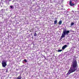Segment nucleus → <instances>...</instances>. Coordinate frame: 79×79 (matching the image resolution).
I'll list each match as a JSON object with an SVG mask.
<instances>
[{
    "label": "nucleus",
    "mask_w": 79,
    "mask_h": 79,
    "mask_svg": "<svg viewBox=\"0 0 79 79\" xmlns=\"http://www.w3.org/2000/svg\"><path fill=\"white\" fill-rule=\"evenodd\" d=\"M72 66L73 67H71L69 70L68 71V73L67 74V75L70 74L71 73L74 72L77 69L78 65H77V63L76 60H75L73 61Z\"/></svg>",
    "instance_id": "1"
},
{
    "label": "nucleus",
    "mask_w": 79,
    "mask_h": 79,
    "mask_svg": "<svg viewBox=\"0 0 79 79\" xmlns=\"http://www.w3.org/2000/svg\"><path fill=\"white\" fill-rule=\"evenodd\" d=\"M69 33V31L66 30H64L63 33L62 34V36H61L60 39H62L63 38H64L66 35H68Z\"/></svg>",
    "instance_id": "2"
},
{
    "label": "nucleus",
    "mask_w": 79,
    "mask_h": 79,
    "mask_svg": "<svg viewBox=\"0 0 79 79\" xmlns=\"http://www.w3.org/2000/svg\"><path fill=\"white\" fill-rule=\"evenodd\" d=\"M7 63V61L6 60H4L2 61V65L3 68H5L7 64L6 63Z\"/></svg>",
    "instance_id": "3"
},
{
    "label": "nucleus",
    "mask_w": 79,
    "mask_h": 79,
    "mask_svg": "<svg viewBox=\"0 0 79 79\" xmlns=\"http://www.w3.org/2000/svg\"><path fill=\"white\" fill-rule=\"evenodd\" d=\"M69 3L70 6H74V4L72 3V1H70Z\"/></svg>",
    "instance_id": "4"
},
{
    "label": "nucleus",
    "mask_w": 79,
    "mask_h": 79,
    "mask_svg": "<svg viewBox=\"0 0 79 79\" xmlns=\"http://www.w3.org/2000/svg\"><path fill=\"white\" fill-rule=\"evenodd\" d=\"M67 47V45H65L64 46H63L62 48V50H64V49H65Z\"/></svg>",
    "instance_id": "5"
},
{
    "label": "nucleus",
    "mask_w": 79,
    "mask_h": 79,
    "mask_svg": "<svg viewBox=\"0 0 79 79\" xmlns=\"http://www.w3.org/2000/svg\"><path fill=\"white\" fill-rule=\"evenodd\" d=\"M16 79H21V75H20L19 77H17Z\"/></svg>",
    "instance_id": "6"
},
{
    "label": "nucleus",
    "mask_w": 79,
    "mask_h": 79,
    "mask_svg": "<svg viewBox=\"0 0 79 79\" xmlns=\"http://www.w3.org/2000/svg\"><path fill=\"white\" fill-rule=\"evenodd\" d=\"M62 23V21L60 20L59 22V25H61V24Z\"/></svg>",
    "instance_id": "7"
},
{
    "label": "nucleus",
    "mask_w": 79,
    "mask_h": 79,
    "mask_svg": "<svg viewBox=\"0 0 79 79\" xmlns=\"http://www.w3.org/2000/svg\"><path fill=\"white\" fill-rule=\"evenodd\" d=\"M54 24H57V20H56L54 21Z\"/></svg>",
    "instance_id": "8"
},
{
    "label": "nucleus",
    "mask_w": 79,
    "mask_h": 79,
    "mask_svg": "<svg viewBox=\"0 0 79 79\" xmlns=\"http://www.w3.org/2000/svg\"><path fill=\"white\" fill-rule=\"evenodd\" d=\"M24 61L27 63V60H26V59H24V60L23 61V63H24Z\"/></svg>",
    "instance_id": "9"
},
{
    "label": "nucleus",
    "mask_w": 79,
    "mask_h": 79,
    "mask_svg": "<svg viewBox=\"0 0 79 79\" xmlns=\"http://www.w3.org/2000/svg\"><path fill=\"white\" fill-rule=\"evenodd\" d=\"M62 51V50H58V52H61Z\"/></svg>",
    "instance_id": "10"
},
{
    "label": "nucleus",
    "mask_w": 79,
    "mask_h": 79,
    "mask_svg": "<svg viewBox=\"0 0 79 79\" xmlns=\"http://www.w3.org/2000/svg\"><path fill=\"white\" fill-rule=\"evenodd\" d=\"M74 23H71V26H73V25H74Z\"/></svg>",
    "instance_id": "11"
},
{
    "label": "nucleus",
    "mask_w": 79,
    "mask_h": 79,
    "mask_svg": "<svg viewBox=\"0 0 79 79\" xmlns=\"http://www.w3.org/2000/svg\"><path fill=\"white\" fill-rule=\"evenodd\" d=\"M37 35L36 34V33H35V34L34 35V36H37Z\"/></svg>",
    "instance_id": "12"
},
{
    "label": "nucleus",
    "mask_w": 79,
    "mask_h": 79,
    "mask_svg": "<svg viewBox=\"0 0 79 79\" xmlns=\"http://www.w3.org/2000/svg\"><path fill=\"white\" fill-rule=\"evenodd\" d=\"M10 7L11 8H13V6H10Z\"/></svg>",
    "instance_id": "13"
},
{
    "label": "nucleus",
    "mask_w": 79,
    "mask_h": 79,
    "mask_svg": "<svg viewBox=\"0 0 79 79\" xmlns=\"http://www.w3.org/2000/svg\"><path fill=\"white\" fill-rule=\"evenodd\" d=\"M7 72H8V70H7L6 71V73H7Z\"/></svg>",
    "instance_id": "14"
},
{
    "label": "nucleus",
    "mask_w": 79,
    "mask_h": 79,
    "mask_svg": "<svg viewBox=\"0 0 79 79\" xmlns=\"http://www.w3.org/2000/svg\"><path fill=\"white\" fill-rule=\"evenodd\" d=\"M1 10H2V11H3V9H2Z\"/></svg>",
    "instance_id": "15"
},
{
    "label": "nucleus",
    "mask_w": 79,
    "mask_h": 79,
    "mask_svg": "<svg viewBox=\"0 0 79 79\" xmlns=\"http://www.w3.org/2000/svg\"><path fill=\"white\" fill-rule=\"evenodd\" d=\"M72 12H73V13H74V11H72Z\"/></svg>",
    "instance_id": "16"
},
{
    "label": "nucleus",
    "mask_w": 79,
    "mask_h": 79,
    "mask_svg": "<svg viewBox=\"0 0 79 79\" xmlns=\"http://www.w3.org/2000/svg\"><path fill=\"white\" fill-rule=\"evenodd\" d=\"M9 0V1H11V0Z\"/></svg>",
    "instance_id": "17"
},
{
    "label": "nucleus",
    "mask_w": 79,
    "mask_h": 79,
    "mask_svg": "<svg viewBox=\"0 0 79 79\" xmlns=\"http://www.w3.org/2000/svg\"><path fill=\"white\" fill-rule=\"evenodd\" d=\"M9 5L10 4V3H9Z\"/></svg>",
    "instance_id": "18"
}]
</instances>
